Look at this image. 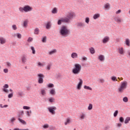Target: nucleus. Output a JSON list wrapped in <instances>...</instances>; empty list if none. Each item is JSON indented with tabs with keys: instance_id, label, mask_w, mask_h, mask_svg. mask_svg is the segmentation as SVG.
<instances>
[{
	"instance_id": "obj_11",
	"label": "nucleus",
	"mask_w": 130,
	"mask_h": 130,
	"mask_svg": "<svg viewBox=\"0 0 130 130\" xmlns=\"http://www.w3.org/2000/svg\"><path fill=\"white\" fill-rule=\"evenodd\" d=\"M118 52L119 54L123 55V54H124V49H123L122 47H119L118 49Z\"/></svg>"
},
{
	"instance_id": "obj_63",
	"label": "nucleus",
	"mask_w": 130,
	"mask_h": 130,
	"mask_svg": "<svg viewBox=\"0 0 130 130\" xmlns=\"http://www.w3.org/2000/svg\"><path fill=\"white\" fill-rule=\"evenodd\" d=\"M7 64L8 67H11V66H12V64H11L9 62H7Z\"/></svg>"
},
{
	"instance_id": "obj_33",
	"label": "nucleus",
	"mask_w": 130,
	"mask_h": 130,
	"mask_svg": "<svg viewBox=\"0 0 130 130\" xmlns=\"http://www.w3.org/2000/svg\"><path fill=\"white\" fill-rule=\"evenodd\" d=\"M41 93L43 96H45V95H46V91L45 89H42L41 90Z\"/></svg>"
},
{
	"instance_id": "obj_61",
	"label": "nucleus",
	"mask_w": 130,
	"mask_h": 130,
	"mask_svg": "<svg viewBox=\"0 0 130 130\" xmlns=\"http://www.w3.org/2000/svg\"><path fill=\"white\" fill-rule=\"evenodd\" d=\"M82 60H87V59H88V58L86 57H82Z\"/></svg>"
},
{
	"instance_id": "obj_35",
	"label": "nucleus",
	"mask_w": 130,
	"mask_h": 130,
	"mask_svg": "<svg viewBox=\"0 0 130 130\" xmlns=\"http://www.w3.org/2000/svg\"><path fill=\"white\" fill-rule=\"evenodd\" d=\"M77 26H78V27H84V26H85V24L84 23H83L82 22H79L77 24Z\"/></svg>"
},
{
	"instance_id": "obj_3",
	"label": "nucleus",
	"mask_w": 130,
	"mask_h": 130,
	"mask_svg": "<svg viewBox=\"0 0 130 130\" xmlns=\"http://www.w3.org/2000/svg\"><path fill=\"white\" fill-rule=\"evenodd\" d=\"M82 70V66L81 64L79 63L74 64V68L72 70V73L74 74V75H79L80 73H81V71Z\"/></svg>"
},
{
	"instance_id": "obj_13",
	"label": "nucleus",
	"mask_w": 130,
	"mask_h": 130,
	"mask_svg": "<svg viewBox=\"0 0 130 130\" xmlns=\"http://www.w3.org/2000/svg\"><path fill=\"white\" fill-rule=\"evenodd\" d=\"M110 38L109 37H105L103 39V43H107L108 41L110 40Z\"/></svg>"
},
{
	"instance_id": "obj_25",
	"label": "nucleus",
	"mask_w": 130,
	"mask_h": 130,
	"mask_svg": "<svg viewBox=\"0 0 130 130\" xmlns=\"http://www.w3.org/2000/svg\"><path fill=\"white\" fill-rule=\"evenodd\" d=\"M89 52L91 54H94L95 53V49L93 47H91L89 49Z\"/></svg>"
},
{
	"instance_id": "obj_5",
	"label": "nucleus",
	"mask_w": 130,
	"mask_h": 130,
	"mask_svg": "<svg viewBox=\"0 0 130 130\" xmlns=\"http://www.w3.org/2000/svg\"><path fill=\"white\" fill-rule=\"evenodd\" d=\"M62 23H70V20L68 17H62L57 21L58 25H61Z\"/></svg>"
},
{
	"instance_id": "obj_31",
	"label": "nucleus",
	"mask_w": 130,
	"mask_h": 130,
	"mask_svg": "<svg viewBox=\"0 0 130 130\" xmlns=\"http://www.w3.org/2000/svg\"><path fill=\"white\" fill-rule=\"evenodd\" d=\"M129 121H130V117H126L125 119L124 123L126 124V123H128Z\"/></svg>"
},
{
	"instance_id": "obj_50",
	"label": "nucleus",
	"mask_w": 130,
	"mask_h": 130,
	"mask_svg": "<svg viewBox=\"0 0 130 130\" xmlns=\"http://www.w3.org/2000/svg\"><path fill=\"white\" fill-rule=\"evenodd\" d=\"M42 42H43V43L46 42V37H44L42 38Z\"/></svg>"
},
{
	"instance_id": "obj_36",
	"label": "nucleus",
	"mask_w": 130,
	"mask_h": 130,
	"mask_svg": "<svg viewBox=\"0 0 130 130\" xmlns=\"http://www.w3.org/2000/svg\"><path fill=\"white\" fill-rule=\"evenodd\" d=\"M123 102H125L126 103L127 102H128V98L127 97L125 96L123 98Z\"/></svg>"
},
{
	"instance_id": "obj_54",
	"label": "nucleus",
	"mask_w": 130,
	"mask_h": 130,
	"mask_svg": "<svg viewBox=\"0 0 130 130\" xmlns=\"http://www.w3.org/2000/svg\"><path fill=\"white\" fill-rule=\"evenodd\" d=\"M119 120L120 122H123V120H124V119H123V117H120L119 118Z\"/></svg>"
},
{
	"instance_id": "obj_59",
	"label": "nucleus",
	"mask_w": 130,
	"mask_h": 130,
	"mask_svg": "<svg viewBox=\"0 0 130 130\" xmlns=\"http://www.w3.org/2000/svg\"><path fill=\"white\" fill-rule=\"evenodd\" d=\"M127 55H128V57H130V50L127 51Z\"/></svg>"
},
{
	"instance_id": "obj_28",
	"label": "nucleus",
	"mask_w": 130,
	"mask_h": 130,
	"mask_svg": "<svg viewBox=\"0 0 130 130\" xmlns=\"http://www.w3.org/2000/svg\"><path fill=\"white\" fill-rule=\"evenodd\" d=\"M57 12V8L56 7L54 8L52 10V14H56Z\"/></svg>"
},
{
	"instance_id": "obj_46",
	"label": "nucleus",
	"mask_w": 130,
	"mask_h": 130,
	"mask_svg": "<svg viewBox=\"0 0 130 130\" xmlns=\"http://www.w3.org/2000/svg\"><path fill=\"white\" fill-rule=\"evenodd\" d=\"M38 67H44V63L39 62L38 63Z\"/></svg>"
},
{
	"instance_id": "obj_18",
	"label": "nucleus",
	"mask_w": 130,
	"mask_h": 130,
	"mask_svg": "<svg viewBox=\"0 0 130 130\" xmlns=\"http://www.w3.org/2000/svg\"><path fill=\"white\" fill-rule=\"evenodd\" d=\"M51 22H48L46 24V29H50V28H51Z\"/></svg>"
},
{
	"instance_id": "obj_39",
	"label": "nucleus",
	"mask_w": 130,
	"mask_h": 130,
	"mask_svg": "<svg viewBox=\"0 0 130 130\" xmlns=\"http://www.w3.org/2000/svg\"><path fill=\"white\" fill-rule=\"evenodd\" d=\"M17 95L20 97H22L23 96V92L22 91H19L17 92Z\"/></svg>"
},
{
	"instance_id": "obj_16",
	"label": "nucleus",
	"mask_w": 130,
	"mask_h": 130,
	"mask_svg": "<svg viewBox=\"0 0 130 130\" xmlns=\"http://www.w3.org/2000/svg\"><path fill=\"white\" fill-rule=\"evenodd\" d=\"M71 57L73 58H78V54L75 52H73L71 54Z\"/></svg>"
},
{
	"instance_id": "obj_40",
	"label": "nucleus",
	"mask_w": 130,
	"mask_h": 130,
	"mask_svg": "<svg viewBox=\"0 0 130 130\" xmlns=\"http://www.w3.org/2000/svg\"><path fill=\"white\" fill-rule=\"evenodd\" d=\"M54 100H55V99H54V98H50L49 99V102H50L51 103H52V102H54Z\"/></svg>"
},
{
	"instance_id": "obj_42",
	"label": "nucleus",
	"mask_w": 130,
	"mask_h": 130,
	"mask_svg": "<svg viewBox=\"0 0 130 130\" xmlns=\"http://www.w3.org/2000/svg\"><path fill=\"white\" fill-rule=\"evenodd\" d=\"M51 68V64H48L47 66L46 70H47V71H50Z\"/></svg>"
},
{
	"instance_id": "obj_49",
	"label": "nucleus",
	"mask_w": 130,
	"mask_h": 130,
	"mask_svg": "<svg viewBox=\"0 0 130 130\" xmlns=\"http://www.w3.org/2000/svg\"><path fill=\"white\" fill-rule=\"evenodd\" d=\"M43 127H44V128H48L49 127V125L48 124H45L43 126Z\"/></svg>"
},
{
	"instance_id": "obj_30",
	"label": "nucleus",
	"mask_w": 130,
	"mask_h": 130,
	"mask_svg": "<svg viewBox=\"0 0 130 130\" xmlns=\"http://www.w3.org/2000/svg\"><path fill=\"white\" fill-rule=\"evenodd\" d=\"M70 122H71V119L69 118H68L66 119V122H64L65 125H67V124H69Z\"/></svg>"
},
{
	"instance_id": "obj_55",
	"label": "nucleus",
	"mask_w": 130,
	"mask_h": 130,
	"mask_svg": "<svg viewBox=\"0 0 130 130\" xmlns=\"http://www.w3.org/2000/svg\"><path fill=\"white\" fill-rule=\"evenodd\" d=\"M28 42H31V41H33V38H29L27 40Z\"/></svg>"
},
{
	"instance_id": "obj_20",
	"label": "nucleus",
	"mask_w": 130,
	"mask_h": 130,
	"mask_svg": "<svg viewBox=\"0 0 130 130\" xmlns=\"http://www.w3.org/2000/svg\"><path fill=\"white\" fill-rule=\"evenodd\" d=\"M93 18L94 20H96V19H98V18H100V14L99 13H96L93 16Z\"/></svg>"
},
{
	"instance_id": "obj_26",
	"label": "nucleus",
	"mask_w": 130,
	"mask_h": 130,
	"mask_svg": "<svg viewBox=\"0 0 130 130\" xmlns=\"http://www.w3.org/2000/svg\"><path fill=\"white\" fill-rule=\"evenodd\" d=\"M18 120L19 121H20V122H21V123H22V124H26L27 123H26V121H25V120L20 118H18Z\"/></svg>"
},
{
	"instance_id": "obj_12",
	"label": "nucleus",
	"mask_w": 130,
	"mask_h": 130,
	"mask_svg": "<svg viewBox=\"0 0 130 130\" xmlns=\"http://www.w3.org/2000/svg\"><path fill=\"white\" fill-rule=\"evenodd\" d=\"M8 88H9V84H5L3 86V91L5 93H9V89H8Z\"/></svg>"
},
{
	"instance_id": "obj_37",
	"label": "nucleus",
	"mask_w": 130,
	"mask_h": 130,
	"mask_svg": "<svg viewBox=\"0 0 130 130\" xmlns=\"http://www.w3.org/2000/svg\"><path fill=\"white\" fill-rule=\"evenodd\" d=\"M84 88L85 89V90H90V91H92V88L89 86H87L86 85L84 86Z\"/></svg>"
},
{
	"instance_id": "obj_53",
	"label": "nucleus",
	"mask_w": 130,
	"mask_h": 130,
	"mask_svg": "<svg viewBox=\"0 0 130 130\" xmlns=\"http://www.w3.org/2000/svg\"><path fill=\"white\" fill-rule=\"evenodd\" d=\"M3 71L5 74H8V73H9V70L8 69H5Z\"/></svg>"
},
{
	"instance_id": "obj_41",
	"label": "nucleus",
	"mask_w": 130,
	"mask_h": 130,
	"mask_svg": "<svg viewBox=\"0 0 130 130\" xmlns=\"http://www.w3.org/2000/svg\"><path fill=\"white\" fill-rule=\"evenodd\" d=\"M85 23H86V24H89V22H90V18L89 17H86L85 18Z\"/></svg>"
},
{
	"instance_id": "obj_29",
	"label": "nucleus",
	"mask_w": 130,
	"mask_h": 130,
	"mask_svg": "<svg viewBox=\"0 0 130 130\" xmlns=\"http://www.w3.org/2000/svg\"><path fill=\"white\" fill-rule=\"evenodd\" d=\"M50 94H51V95H55V89H50Z\"/></svg>"
},
{
	"instance_id": "obj_34",
	"label": "nucleus",
	"mask_w": 130,
	"mask_h": 130,
	"mask_svg": "<svg viewBox=\"0 0 130 130\" xmlns=\"http://www.w3.org/2000/svg\"><path fill=\"white\" fill-rule=\"evenodd\" d=\"M39 28H36L35 29V32H34V34L37 35H38V34H39Z\"/></svg>"
},
{
	"instance_id": "obj_1",
	"label": "nucleus",
	"mask_w": 130,
	"mask_h": 130,
	"mask_svg": "<svg viewBox=\"0 0 130 130\" xmlns=\"http://www.w3.org/2000/svg\"><path fill=\"white\" fill-rule=\"evenodd\" d=\"M71 31L66 25H62L59 30V34L62 37H68L70 35Z\"/></svg>"
},
{
	"instance_id": "obj_48",
	"label": "nucleus",
	"mask_w": 130,
	"mask_h": 130,
	"mask_svg": "<svg viewBox=\"0 0 130 130\" xmlns=\"http://www.w3.org/2000/svg\"><path fill=\"white\" fill-rule=\"evenodd\" d=\"M48 88H53L54 87V85L52 83H50L48 85Z\"/></svg>"
},
{
	"instance_id": "obj_38",
	"label": "nucleus",
	"mask_w": 130,
	"mask_h": 130,
	"mask_svg": "<svg viewBox=\"0 0 130 130\" xmlns=\"http://www.w3.org/2000/svg\"><path fill=\"white\" fill-rule=\"evenodd\" d=\"M88 109L89 110H92V109H93V105H92V104H89V106L88 107Z\"/></svg>"
},
{
	"instance_id": "obj_51",
	"label": "nucleus",
	"mask_w": 130,
	"mask_h": 130,
	"mask_svg": "<svg viewBox=\"0 0 130 130\" xmlns=\"http://www.w3.org/2000/svg\"><path fill=\"white\" fill-rule=\"evenodd\" d=\"M99 82L100 83H104L105 80H104V79H99Z\"/></svg>"
},
{
	"instance_id": "obj_19",
	"label": "nucleus",
	"mask_w": 130,
	"mask_h": 130,
	"mask_svg": "<svg viewBox=\"0 0 130 130\" xmlns=\"http://www.w3.org/2000/svg\"><path fill=\"white\" fill-rule=\"evenodd\" d=\"M80 119H85L86 118V114L82 113L80 115Z\"/></svg>"
},
{
	"instance_id": "obj_62",
	"label": "nucleus",
	"mask_w": 130,
	"mask_h": 130,
	"mask_svg": "<svg viewBox=\"0 0 130 130\" xmlns=\"http://www.w3.org/2000/svg\"><path fill=\"white\" fill-rule=\"evenodd\" d=\"M26 113H27V115L28 116H30L31 115V114H30V112H29V111H27L26 112Z\"/></svg>"
},
{
	"instance_id": "obj_56",
	"label": "nucleus",
	"mask_w": 130,
	"mask_h": 130,
	"mask_svg": "<svg viewBox=\"0 0 130 130\" xmlns=\"http://www.w3.org/2000/svg\"><path fill=\"white\" fill-rule=\"evenodd\" d=\"M15 120H16V118H15V117H12L11 119V122H14V121H15Z\"/></svg>"
},
{
	"instance_id": "obj_22",
	"label": "nucleus",
	"mask_w": 130,
	"mask_h": 130,
	"mask_svg": "<svg viewBox=\"0 0 130 130\" xmlns=\"http://www.w3.org/2000/svg\"><path fill=\"white\" fill-rule=\"evenodd\" d=\"M56 49H53L51 51H50V52H49V55H52V54H54V53H56Z\"/></svg>"
},
{
	"instance_id": "obj_9",
	"label": "nucleus",
	"mask_w": 130,
	"mask_h": 130,
	"mask_svg": "<svg viewBox=\"0 0 130 130\" xmlns=\"http://www.w3.org/2000/svg\"><path fill=\"white\" fill-rule=\"evenodd\" d=\"M79 82L77 84V90H81V89L82 88V86L83 85V80H82V79L80 78L79 79Z\"/></svg>"
},
{
	"instance_id": "obj_15",
	"label": "nucleus",
	"mask_w": 130,
	"mask_h": 130,
	"mask_svg": "<svg viewBox=\"0 0 130 130\" xmlns=\"http://www.w3.org/2000/svg\"><path fill=\"white\" fill-rule=\"evenodd\" d=\"M6 39H5L3 37H1L0 38V43L1 44H5L6 43Z\"/></svg>"
},
{
	"instance_id": "obj_24",
	"label": "nucleus",
	"mask_w": 130,
	"mask_h": 130,
	"mask_svg": "<svg viewBox=\"0 0 130 130\" xmlns=\"http://www.w3.org/2000/svg\"><path fill=\"white\" fill-rule=\"evenodd\" d=\"M14 37H17L18 39H21V38H22V35L20 33H17L14 35Z\"/></svg>"
},
{
	"instance_id": "obj_10",
	"label": "nucleus",
	"mask_w": 130,
	"mask_h": 130,
	"mask_svg": "<svg viewBox=\"0 0 130 130\" xmlns=\"http://www.w3.org/2000/svg\"><path fill=\"white\" fill-rule=\"evenodd\" d=\"M21 59L22 63H26V61H27V55L25 54L22 55Z\"/></svg>"
},
{
	"instance_id": "obj_45",
	"label": "nucleus",
	"mask_w": 130,
	"mask_h": 130,
	"mask_svg": "<svg viewBox=\"0 0 130 130\" xmlns=\"http://www.w3.org/2000/svg\"><path fill=\"white\" fill-rule=\"evenodd\" d=\"M117 114H118V110H116L114 113V117H116L117 116Z\"/></svg>"
},
{
	"instance_id": "obj_43",
	"label": "nucleus",
	"mask_w": 130,
	"mask_h": 130,
	"mask_svg": "<svg viewBox=\"0 0 130 130\" xmlns=\"http://www.w3.org/2000/svg\"><path fill=\"white\" fill-rule=\"evenodd\" d=\"M111 80L112 81H113V82H115V81H117V78H116V77L115 76H112L111 77Z\"/></svg>"
},
{
	"instance_id": "obj_58",
	"label": "nucleus",
	"mask_w": 130,
	"mask_h": 130,
	"mask_svg": "<svg viewBox=\"0 0 130 130\" xmlns=\"http://www.w3.org/2000/svg\"><path fill=\"white\" fill-rule=\"evenodd\" d=\"M120 13H121V10H119L116 12V15H118V14H120Z\"/></svg>"
},
{
	"instance_id": "obj_4",
	"label": "nucleus",
	"mask_w": 130,
	"mask_h": 130,
	"mask_svg": "<svg viewBox=\"0 0 130 130\" xmlns=\"http://www.w3.org/2000/svg\"><path fill=\"white\" fill-rule=\"evenodd\" d=\"M20 12L21 13H28V12H31L33 10V8L30 7L29 5H25L23 7H20L19 9Z\"/></svg>"
},
{
	"instance_id": "obj_57",
	"label": "nucleus",
	"mask_w": 130,
	"mask_h": 130,
	"mask_svg": "<svg viewBox=\"0 0 130 130\" xmlns=\"http://www.w3.org/2000/svg\"><path fill=\"white\" fill-rule=\"evenodd\" d=\"M13 93H10L9 95H8V98H12L13 96Z\"/></svg>"
},
{
	"instance_id": "obj_21",
	"label": "nucleus",
	"mask_w": 130,
	"mask_h": 130,
	"mask_svg": "<svg viewBox=\"0 0 130 130\" xmlns=\"http://www.w3.org/2000/svg\"><path fill=\"white\" fill-rule=\"evenodd\" d=\"M125 44H126V45L127 46H130V41H129V39H126L125 40Z\"/></svg>"
},
{
	"instance_id": "obj_17",
	"label": "nucleus",
	"mask_w": 130,
	"mask_h": 130,
	"mask_svg": "<svg viewBox=\"0 0 130 130\" xmlns=\"http://www.w3.org/2000/svg\"><path fill=\"white\" fill-rule=\"evenodd\" d=\"M114 20L117 23H121L122 22V20L121 18H119V17H115Z\"/></svg>"
},
{
	"instance_id": "obj_52",
	"label": "nucleus",
	"mask_w": 130,
	"mask_h": 130,
	"mask_svg": "<svg viewBox=\"0 0 130 130\" xmlns=\"http://www.w3.org/2000/svg\"><path fill=\"white\" fill-rule=\"evenodd\" d=\"M12 28L13 29V30H17V25H16V24L13 25H12Z\"/></svg>"
},
{
	"instance_id": "obj_32",
	"label": "nucleus",
	"mask_w": 130,
	"mask_h": 130,
	"mask_svg": "<svg viewBox=\"0 0 130 130\" xmlns=\"http://www.w3.org/2000/svg\"><path fill=\"white\" fill-rule=\"evenodd\" d=\"M30 49L32 50V54H35V53H36V51L35 50V48H34V47L31 46L30 47Z\"/></svg>"
},
{
	"instance_id": "obj_2",
	"label": "nucleus",
	"mask_w": 130,
	"mask_h": 130,
	"mask_svg": "<svg viewBox=\"0 0 130 130\" xmlns=\"http://www.w3.org/2000/svg\"><path fill=\"white\" fill-rule=\"evenodd\" d=\"M128 83L126 81H123L120 83L119 88H118V92L119 93H123V91L127 87Z\"/></svg>"
},
{
	"instance_id": "obj_14",
	"label": "nucleus",
	"mask_w": 130,
	"mask_h": 130,
	"mask_svg": "<svg viewBox=\"0 0 130 130\" xmlns=\"http://www.w3.org/2000/svg\"><path fill=\"white\" fill-rule=\"evenodd\" d=\"M98 59L101 61H104L105 60V57L103 55H99Z\"/></svg>"
},
{
	"instance_id": "obj_44",
	"label": "nucleus",
	"mask_w": 130,
	"mask_h": 130,
	"mask_svg": "<svg viewBox=\"0 0 130 130\" xmlns=\"http://www.w3.org/2000/svg\"><path fill=\"white\" fill-rule=\"evenodd\" d=\"M23 109L25 110H29V109H30L31 108L30 107H28V106H23Z\"/></svg>"
},
{
	"instance_id": "obj_8",
	"label": "nucleus",
	"mask_w": 130,
	"mask_h": 130,
	"mask_svg": "<svg viewBox=\"0 0 130 130\" xmlns=\"http://www.w3.org/2000/svg\"><path fill=\"white\" fill-rule=\"evenodd\" d=\"M48 109L50 113L52 114H55V110H56V107H50L48 108Z\"/></svg>"
},
{
	"instance_id": "obj_27",
	"label": "nucleus",
	"mask_w": 130,
	"mask_h": 130,
	"mask_svg": "<svg viewBox=\"0 0 130 130\" xmlns=\"http://www.w3.org/2000/svg\"><path fill=\"white\" fill-rule=\"evenodd\" d=\"M27 26H28V21L27 20L24 21L23 26L24 27V28H27Z\"/></svg>"
},
{
	"instance_id": "obj_7",
	"label": "nucleus",
	"mask_w": 130,
	"mask_h": 130,
	"mask_svg": "<svg viewBox=\"0 0 130 130\" xmlns=\"http://www.w3.org/2000/svg\"><path fill=\"white\" fill-rule=\"evenodd\" d=\"M75 13L72 12H68L67 17V19H69V23L70 22H71L70 19H73V18H74V17H75Z\"/></svg>"
},
{
	"instance_id": "obj_47",
	"label": "nucleus",
	"mask_w": 130,
	"mask_h": 130,
	"mask_svg": "<svg viewBox=\"0 0 130 130\" xmlns=\"http://www.w3.org/2000/svg\"><path fill=\"white\" fill-rule=\"evenodd\" d=\"M24 114V111H21L19 112V114L18 115V117H21V115H23Z\"/></svg>"
},
{
	"instance_id": "obj_23",
	"label": "nucleus",
	"mask_w": 130,
	"mask_h": 130,
	"mask_svg": "<svg viewBox=\"0 0 130 130\" xmlns=\"http://www.w3.org/2000/svg\"><path fill=\"white\" fill-rule=\"evenodd\" d=\"M104 8L106 10H109V9H110V4L109 3H106L104 5Z\"/></svg>"
},
{
	"instance_id": "obj_6",
	"label": "nucleus",
	"mask_w": 130,
	"mask_h": 130,
	"mask_svg": "<svg viewBox=\"0 0 130 130\" xmlns=\"http://www.w3.org/2000/svg\"><path fill=\"white\" fill-rule=\"evenodd\" d=\"M38 77L39 84H43V78H44V75L42 74H38Z\"/></svg>"
},
{
	"instance_id": "obj_64",
	"label": "nucleus",
	"mask_w": 130,
	"mask_h": 130,
	"mask_svg": "<svg viewBox=\"0 0 130 130\" xmlns=\"http://www.w3.org/2000/svg\"><path fill=\"white\" fill-rule=\"evenodd\" d=\"M108 128H109V126H106V127H105V128H104V129H105V130H107V129H108Z\"/></svg>"
},
{
	"instance_id": "obj_60",
	"label": "nucleus",
	"mask_w": 130,
	"mask_h": 130,
	"mask_svg": "<svg viewBox=\"0 0 130 130\" xmlns=\"http://www.w3.org/2000/svg\"><path fill=\"white\" fill-rule=\"evenodd\" d=\"M117 125L118 127H120V126H121V125H122L120 123H117Z\"/></svg>"
}]
</instances>
